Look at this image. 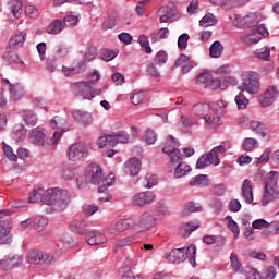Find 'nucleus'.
Wrapping results in <instances>:
<instances>
[{"mask_svg":"<svg viewBox=\"0 0 279 279\" xmlns=\"http://www.w3.org/2000/svg\"><path fill=\"white\" fill-rule=\"evenodd\" d=\"M43 203L52 206V210L62 213L71 204V194H69V191L59 187L48 189L45 191Z\"/></svg>","mask_w":279,"mask_h":279,"instance_id":"obj_1","label":"nucleus"},{"mask_svg":"<svg viewBox=\"0 0 279 279\" xmlns=\"http://www.w3.org/2000/svg\"><path fill=\"white\" fill-rule=\"evenodd\" d=\"M62 138V131H54L52 137L47 135V131L43 126H37L31 130L28 134V141L33 145H39L44 149H51V147L58 145Z\"/></svg>","mask_w":279,"mask_h":279,"instance_id":"obj_2","label":"nucleus"},{"mask_svg":"<svg viewBox=\"0 0 279 279\" xmlns=\"http://www.w3.org/2000/svg\"><path fill=\"white\" fill-rule=\"evenodd\" d=\"M87 177L89 178V184L99 185L98 192L100 193H106L108 187L114 184V173H110L108 177L104 178V169L96 163L88 166Z\"/></svg>","mask_w":279,"mask_h":279,"instance_id":"obj_3","label":"nucleus"},{"mask_svg":"<svg viewBox=\"0 0 279 279\" xmlns=\"http://www.w3.org/2000/svg\"><path fill=\"white\" fill-rule=\"evenodd\" d=\"M278 172L270 171L264 178V196L262 198L263 206H268L270 202L279 199Z\"/></svg>","mask_w":279,"mask_h":279,"instance_id":"obj_4","label":"nucleus"},{"mask_svg":"<svg viewBox=\"0 0 279 279\" xmlns=\"http://www.w3.org/2000/svg\"><path fill=\"white\" fill-rule=\"evenodd\" d=\"M228 149H230V143L228 142H223L221 145L214 147L209 153L198 158L196 161V169H206V167H210V165L219 167V165H221L219 156L226 154Z\"/></svg>","mask_w":279,"mask_h":279,"instance_id":"obj_5","label":"nucleus"},{"mask_svg":"<svg viewBox=\"0 0 279 279\" xmlns=\"http://www.w3.org/2000/svg\"><path fill=\"white\" fill-rule=\"evenodd\" d=\"M240 89L248 95H258L260 93V75L254 71H245L242 74Z\"/></svg>","mask_w":279,"mask_h":279,"instance_id":"obj_6","label":"nucleus"},{"mask_svg":"<svg viewBox=\"0 0 279 279\" xmlns=\"http://www.w3.org/2000/svg\"><path fill=\"white\" fill-rule=\"evenodd\" d=\"M26 257L31 265H40L41 269H47V267L56 263V256L39 250L29 251Z\"/></svg>","mask_w":279,"mask_h":279,"instance_id":"obj_7","label":"nucleus"},{"mask_svg":"<svg viewBox=\"0 0 279 279\" xmlns=\"http://www.w3.org/2000/svg\"><path fill=\"white\" fill-rule=\"evenodd\" d=\"M66 154L71 162H84L89 156L88 146L84 142L74 143L68 148Z\"/></svg>","mask_w":279,"mask_h":279,"instance_id":"obj_8","label":"nucleus"},{"mask_svg":"<svg viewBox=\"0 0 279 279\" xmlns=\"http://www.w3.org/2000/svg\"><path fill=\"white\" fill-rule=\"evenodd\" d=\"M180 147V142L173 136H169L166 140L165 146L162 148L163 154H167L170 158V165H178L182 160V151L178 149Z\"/></svg>","mask_w":279,"mask_h":279,"instance_id":"obj_9","label":"nucleus"},{"mask_svg":"<svg viewBox=\"0 0 279 279\" xmlns=\"http://www.w3.org/2000/svg\"><path fill=\"white\" fill-rule=\"evenodd\" d=\"M269 36V31L265 27V24L258 25L254 28L250 34H243L240 36L241 43L244 45H256V43H260L263 38H267Z\"/></svg>","mask_w":279,"mask_h":279,"instance_id":"obj_10","label":"nucleus"},{"mask_svg":"<svg viewBox=\"0 0 279 279\" xmlns=\"http://www.w3.org/2000/svg\"><path fill=\"white\" fill-rule=\"evenodd\" d=\"M4 88L8 89L11 101H21L25 97V85L19 82L12 83L8 78L2 80Z\"/></svg>","mask_w":279,"mask_h":279,"instance_id":"obj_11","label":"nucleus"},{"mask_svg":"<svg viewBox=\"0 0 279 279\" xmlns=\"http://www.w3.org/2000/svg\"><path fill=\"white\" fill-rule=\"evenodd\" d=\"M74 97H81L82 99H93V83L92 82H76L70 86Z\"/></svg>","mask_w":279,"mask_h":279,"instance_id":"obj_12","label":"nucleus"},{"mask_svg":"<svg viewBox=\"0 0 279 279\" xmlns=\"http://www.w3.org/2000/svg\"><path fill=\"white\" fill-rule=\"evenodd\" d=\"M136 221L134 219H124L120 220L113 225H110L107 227V234L113 239V236H117L118 234H121V232H125V230H130V228H135Z\"/></svg>","mask_w":279,"mask_h":279,"instance_id":"obj_13","label":"nucleus"},{"mask_svg":"<svg viewBox=\"0 0 279 279\" xmlns=\"http://www.w3.org/2000/svg\"><path fill=\"white\" fill-rule=\"evenodd\" d=\"M279 97V89L276 85L269 86L263 94L258 96L262 108H269Z\"/></svg>","mask_w":279,"mask_h":279,"instance_id":"obj_14","label":"nucleus"},{"mask_svg":"<svg viewBox=\"0 0 279 279\" xmlns=\"http://www.w3.org/2000/svg\"><path fill=\"white\" fill-rule=\"evenodd\" d=\"M154 202H156V194L153 191L137 193L132 197L133 206H137L138 208L149 206L154 204Z\"/></svg>","mask_w":279,"mask_h":279,"instance_id":"obj_15","label":"nucleus"},{"mask_svg":"<svg viewBox=\"0 0 279 279\" xmlns=\"http://www.w3.org/2000/svg\"><path fill=\"white\" fill-rule=\"evenodd\" d=\"M222 111L217 106L210 108L209 112L205 116V125L208 128H218L221 125Z\"/></svg>","mask_w":279,"mask_h":279,"instance_id":"obj_16","label":"nucleus"},{"mask_svg":"<svg viewBox=\"0 0 279 279\" xmlns=\"http://www.w3.org/2000/svg\"><path fill=\"white\" fill-rule=\"evenodd\" d=\"M156 226V217L150 213H144L141 215L138 222H135V230H140V232H145L150 230Z\"/></svg>","mask_w":279,"mask_h":279,"instance_id":"obj_17","label":"nucleus"},{"mask_svg":"<svg viewBox=\"0 0 279 279\" xmlns=\"http://www.w3.org/2000/svg\"><path fill=\"white\" fill-rule=\"evenodd\" d=\"M166 258L173 265H180L189 258V248H174L166 256Z\"/></svg>","mask_w":279,"mask_h":279,"instance_id":"obj_18","label":"nucleus"},{"mask_svg":"<svg viewBox=\"0 0 279 279\" xmlns=\"http://www.w3.org/2000/svg\"><path fill=\"white\" fill-rule=\"evenodd\" d=\"M92 226L93 222L87 221L84 218H76L70 222V230L74 234H86Z\"/></svg>","mask_w":279,"mask_h":279,"instance_id":"obj_19","label":"nucleus"},{"mask_svg":"<svg viewBox=\"0 0 279 279\" xmlns=\"http://www.w3.org/2000/svg\"><path fill=\"white\" fill-rule=\"evenodd\" d=\"M10 230H12V220L7 218L0 221V245L10 244L12 241V234H10Z\"/></svg>","mask_w":279,"mask_h":279,"instance_id":"obj_20","label":"nucleus"},{"mask_svg":"<svg viewBox=\"0 0 279 279\" xmlns=\"http://www.w3.org/2000/svg\"><path fill=\"white\" fill-rule=\"evenodd\" d=\"M72 118L74 119V121H76V123H80L81 125H85L87 128L95 121V118H93V113L80 109H75L72 111Z\"/></svg>","mask_w":279,"mask_h":279,"instance_id":"obj_21","label":"nucleus"},{"mask_svg":"<svg viewBox=\"0 0 279 279\" xmlns=\"http://www.w3.org/2000/svg\"><path fill=\"white\" fill-rule=\"evenodd\" d=\"M0 265L4 271H8V269H16L19 265H23V257L21 255H9L0 262Z\"/></svg>","mask_w":279,"mask_h":279,"instance_id":"obj_22","label":"nucleus"},{"mask_svg":"<svg viewBox=\"0 0 279 279\" xmlns=\"http://www.w3.org/2000/svg\"><path fill=\"white\" fill-rule=\"evenodd\" d=\"M157 14L160 23H171L174 16L178 14V9H175V7H161L157 11Z\"/></svg>","mask_w":279,"mask_h":279,"instance_id":"obj_23","label":"nucleus"},{"mask_svg":"<svg viewBox=\"0 0 279 279\" xmlns=\"http://www.w3.org/2000/svg\"><path fill=\"white\" fill-rule=\"evenodd\" d=\"M85 239L88 245H104V243H107L108 241V238H106V234L97 230H92L87 232Z\"/></svg>","mask_w":279,"mask_h":279,"instance_id":"obj_24","label":"nucleus"},{"mask_svg":"<svg viewBox=\"0 0 279 279\" xmlns=\"http://www.w3.org/2000/svg\"><path fill=\"white\" fill-rule=\"evenodd\" d=\"M241 197H243L246 204H252V202H254V189L252 187V181H250V179L243 181Z\"/></svg>","mask_w":279,"mask_h":279,"instance_id":"obj_25","label":"nucleus"},{"mask_svg":"<svg viewBox=\"0 0 279 279\" xmlns=\"http://www.w3.org/2000/svg\"><path fill=\"white\" fill-rule=\"evenodd\" d=\"M26 38L27 34L25 32L13 35L9 40V49H11V51H16V49H21V47L25 45Z\"/></svg>","mask_w":279,"mask_h":279,"instance_id":"obj_26","label":"nucleus"},{"mask_svg":"<svg viewBox=\"0 0 279 279\" xmlns=\"http://www.w3.org/2000/svg\"><path fill=\"white\" fill-rule=\"evenodd\" d=\"M199 227H201L199 221H197V220L190 221L180 227L179 236L186 239V238L191 236L192 232H195V230H198Z\"/></svg>","mask_w":279,"mask_h":279,"instance_id":"obj_27","label":"nucleus"},{"mask_svg":"<svg viewBox=\"0 0 279 279\" xmlns=\"http://www.w3.org/2000/svg\"><path fill=\"white\" fill-rule=\"evenodd\" d=\"M141 159L138 158H131L126 163H125V173L129 175L136 177L138 173H141Z\"/></svg>","mask_w":279,"mask_h":279,"instance_id":"obj_28","label":"nucleus"},{"mask_svg":"<svg viewBox=\"0 0 279 279\" xmlns=\"http://www.w3.org/2000/svg\"><path fill=\"white\" fill-rule=\"evenodd\" d=\"M213 106L208 102H198L194 105L193 112L197 117H203V119H206V116L210 112V109Z\"/></svg>","mask_w":279,"mask_h":279,"instance_id":"obj_29","label":"nucleus"},{"mask_svg":"<svg viewBox=\"0 0 279 279\" xmlns=\"http://www.w3.org/2000/svg\"><path fill=\"white\" fill-rule=\"evenodd\" d=\"M191 171H192L191 166L186 165V162H182V160H181V161L177 162V167L174 169L173 175H174V178L180 179V178H184L187 174H190Z\"/></svg>","mask_w":279,"mask_h":279,"instance_id":"obj_30","label":"nucleus"},{"mask_svg":"<svg viewBox=\"0 0 279 279\" xmlns=\"http://www.w3.org/2000/svg\"><path fill=\"white\" fill-rule=\"evenodd\" d=\"M252 227L255 230H263V228H275L276 231L279 232L278 222L276 221L269 223L265 219H257L253 221Z\"/></svg>","mask_w":279,"mask_h":279,"instance_id":"obj_31","label":"nucleus"},{"mask_svg":"<svg viewBox=\"0 0 279 279\" xmlns=\"http://www.w3.org/2000/svg\"><path fill=\"white\" fill-rule=\"evenodd\" d=\"M62 29H64V22L62 20H54L47 26L46 32L47 34L57 35L60 34Z\"/></svg>","mask_w":279,"mask_h":279,"instance_id":"obj_32","label":"nucleus"},{"mask_svg":"<svg viewBox=\"0 0 279 279\" xmlns=\"http://www.w3.org/2000/svg\"><path fill=\"white\" fill-rule=\"evenodd\" d=\"M117 25V13L113 11H109L107 13V17L102 22V29L106 32L108 29H112Z\"/></svg>","mask_w":279,"mask_h":279,"instance_id":"obj_33","label":"nucleus"},{"mask_svg":"<svg viewBox=\"0 0 279 279\" xmlns=\"http://www.w3.org/2000/svg\"><path fill=\"white\" fill-rule=\"evenodd\" d=\"M208 177L205 174H198L196 177H193L189 183L190 186H199L201 189H204V186H208Z\"/></svg>","mask_w":279,"mask_h":279,"instance_id":"obj_34","label":"nucleus"},{"mask_svg":"<svg viewBox=\"0 0 279 279\" xmlns=\"http://www.w3.org/2000/svg\"><path fill=\"white\" fill-rule=\"evenodd\" d=\"M111 136L113 141V146L118 145V143H123V144L130 143V134H128V132L125 131H118L111 134Z\"/></svg>","mask_w":279,"mask_h":279,"instance_id":"obj_35","label":"nucleus"},{"mask_svg":"<svg viewBox=\"0 0 279 279\" xmlns=\"http://www.w3.org/2000/svg\"><path fill=\"white\" fill-rule=\"evenodd\" d=\"M169 28H159L151 33L150 38L154 43H158V40H165V38H169Z\"/></svg>","mask_w":279,"mask_h":279,"instance_id":"obj_36","label":"nucleus"},{"mask_svg":"<svg viewBox=\"0 0 279 279\" xmlns=\"http://www.w3.org/2000/svg\"><path fill=\"white\" fill-rule=\"evenodd\" d=\"M49 223V219L45 216H38L35 219H33V226L37 232H43L47 228Z\"/></svg>","mask_w":279,"mask_h":279,"instance_id":"obj_37","label":"nucleus"},{"mask_svg":"<svg viewBox=\"0 0 279 279\" xmlns=\"http://www.w3.org/2000/svg\"><path fill=\"white\" fill-rule=\"evenodd\" d=\"M222 53L223 45H221V41H214L209 48L210 58H221Z\"/></svg>","mask_w":279,"mask_h":279,"instance_id":"obj_38","label":"nucleus"},{"mask_svg":"<svg viewBox=\"0 0 279 279\" xmlns=\"http://www.w3.org/2000/svg\"><path fill=\"white\" fill-rule=\"evenodd\" d=\"M23 119L26 123V125L34 126L36 123H38V116L32 110H24L23 111Z\"/></svg>","mask_w":279,"mask_h":279,"instance_id":"obj_39","label":"nucleus"},{"mask_svg":"<svg viewBox=\"0 0 279 279\" xmlns=\"http://www.w3.org/2000/svg\"><path fill=\"white\" fill-rule=\"evenodd\" d=\"M43 197H45V190L43 189L33 190L28 194V202L29 204H37V202H43Z\"/></svg>","mask_w":279,"mask_h":279,"instance_id":"obj_40","label":"nucleus"},{"mask_svg":"<svg viewBox=\"0 0 279 279\" xmlns=\"http://www.w3.org/2000/svg\"><path fill=\"white\" fill-rule=\"evenodd\" d=\"M204 88H208L209 90H217V88L226 90L227 85L221 83V80L211 77L210 81L204 85Z\"/></svg>","mask_w":279,"mask_h":279,"instance_id":"obj_41","label":"nucleus"},{"mask_svg":"<svg viewBox=\"0 0 279 279\" xmlns=\"http://www.w3.org/2000/svg\"><path fill=\"white\" fill-rule=\"evenodd\" d=\"M250 126L253 132H257V134H260L264 138L267 136V133H265L267 125H265V123L253 120L251 121Z\"/></svg>","mask_w":279,"mask_h":279,"instance_id":"obj_42","label":"nucleus"},{"mask_svg":"<svg viewBox=\"0 0 279 279\" xmlns=\"http://www.w3.org/2000/svg\"><path fill=\"white\" fill-rule=\"evenodd\" d=\"M64 125H66V120H64L63 118H60V116H56L50 120V126L53 130L58 129L57 132H62V134H64V130H62Z\"/></svg>","mask_w":279,"mask_h":279,"instance_id":"obj_43","label":"nucleus"},{"mask_svg":"<svg viewBox=\"0 0 279 279\" xmlns=\"http://www.w3.org/2000/svg\"><path fill=\"white\" fill-rule=\"evenodd\" d=\"M234 101H235L239 110H245V108H247V106H250V99H247V96L243 93H239L235 96Z\"/></svg>","mask_w":279,"mask_h":279,"instance_id":"obj_44","label":"nucleus"},{"mask_svg":"<svg viewBox=\"0 0 279 279\" xmlns=\"http://www.w3.org/2000/svg\"><path fill=\"white\" fill-rule=\"evenodd\" d=\"M142 184L144 189H154L156 184H158V175L156 174H146V177L143 179Z\"/></svg>","mask_w":279,"mask_h":279,"instance_id":"obj_45","label":"nucleus"},{"mask_svg":"<svg viewBox=\"0 0 279 279\" xmlns=\"http://www.w3.org/2000/svg\"><path fill=\"white\" fill-rule=\"evenodd\" d=\"M95 58H97V47L93 44H88L84 53V60L85 62H92Z\"/></svg>","mask_w":279,"mask_h":279,"instance_id":"obj_46","label":"nucleus"},{"mask_svg":"<svg viewBox=\"0 0 279 279\" xmlns=\"http://www.w3.org/2000/svg\"><path fill=\"white\" fill-rule=\"evenodd\" d=\"M97 145H98V147H100V149H104V147H108V145L114 147L112 135L100 136L97 140Z\"/></svg>","mask_w":279,"mask_h":279,"instance_id":"obj_47","label":"nucleus"},{"mask_svg":"<svg viewBox=\"0 0 279 279\" xmlns=\"http://www.w3.org/2000/svg\"><path fill=\"white\" fill-rule=\"evenodd\" d=\"M10 10L15 19H20L21 14H23V2L14 1L10 4Z\"/></svg>","mask_w":279,"mask_h":279,"instance_id":"obj_48","label":"nucleus"},{"mask_svg":"<svg viewBox=\"0 0 279 279\" xmlns=\"http://www.w3.org/2000/svg\"><path fill=\"white\" fill-rule=\"evenodd\" d=\"M243 24L245 27H254L255 25H258V15H256V13H250L243 17Z\"/></svg>","mask_w":279,"mask_h":279,"instance_id":"obj_49","label":"nucleus"},{"mask_svg":"<svg viewBox=\"0 0 279 279\" xmlns=\"http://www.w3.org/2000/svg\"><path fill=\"white\" fill-rule=\"evenodd\" d=\"M217 24V19H215V15L211 13L206 14L201 21L199 25L201 27H210L213 25Z\"/></svg>","mask_w":279,"mask_h":279,"instance_id":"obj_50","label":"nucleus"},{"mask_svg":"<svg viewBox=\"0 0 279 279\" xmlns=\"http://www.w3.org/2000/svg\"><path fill=\"white\" fill-rule=\"evenodd\" d=\"M228 228L233 232L234 239H239V234H241V230L239 229V223L232 219V216H228Z\"/></svg>","mask_w":279,"mask_h":279,"instance_id":"obj_51","label":"nucleus"},{"mask_svg":"<svg viewBox=\"0 0 279 279\" xmlns=\"http://www.w3.org/2000/svg\"><path fill=\"white\" fill-rule=\"evenodd\" d=\"M80 23V17L77 15L68 14L63 19L64 27H75Z\"/></svg>","mask_w":279,"mask_h":279,"instance_id":"obj_52","label":"nucleus"},{"mask_svg":"<svg viewBox=\"0 0 279 279\" xmlns=\"http://www.w3.org/2000/svg\"><path fill=\"white\" fill-rule=\"evenodd\" d=\"M230 262L233 267V271L236 274H243V265H241V262H239V256L236 254H231Z\"/></svg>","mask_w":279,"mask_h":279,"instance_id":"obj_53","label":"nucleus"},{"mask_svg":"<svg viewBox=\"0 0 279 279\" xmlns=\"http://www.w3.org/2000/svg\"><path fill=\"white\" fill-rule=\"evenodd\" d=\"M140 47L145 50L146 53H151V46H149V37L147 35L142 34L138 37Z\"/></svg>","mask_w":279,"mask_h":279,"instance_id":"obj_54","label":"nucleus"},{"mask_svg":"<svg viewBox=\"0 0 279 279\" xmlns=\"http://www.w3.org/2000/svg\"><path fill=\"white\" fill-rule=\"evenodd\" d=\"M4 59L9 64H23V60L19 58V54L14 51H9L5 56Z\"/></svg>","mask_w":279,"mask_h":279,"instance_id":"obj_55","label":"nucleus"},{"mask_svg":"<svg viewBox=\"0 0 279 279\" xmlns=\"http://www.w3.org/2000/svg\"><path fill=\"white\" fill-rule=\"evenodd\" d=\"M133 243H136V238L134 235H129L118 240L116 245L118 247H128V245H133Z\"/></svg>","mask_w":279,"mask_h":279,"instance_id":"obj_56","label":"nucleus"},{"mask_svg":"<svg viewBox=\"0 0 279 279\" xmlns=\"http://www.w3.org/2000/svg\"><path fill=\"white\" fill-rule=\"evenodd\" d=\"M2 145H3L4 156H7V158L12 162H16L19 157L16 156V154H14V150L12 149V147L5 144L4 142L2 143Z\"/></svg>","mask_w":279,"mask_h":279,"instance_id":"obj_57","label":"nucleus"},{"mask_svg":"<svg viewBox=\"0 0 279 279\" xmlns=\"http://www.w3.org/2000/svg\"><path fill=\"white\" fill-rule=\"evenodd\" d=\"M145 141L148 145H154L158 141V134L151 129H147L145 132Z\"/></svg>","mask_w":279,"mask_h":279,"instance_id":"obj_58","label":"nucleus"},{"mask_svg":"<svg viewBox=\"0 0 279 279\" xmlns=\"http://www.w3.org/2000/svg\"><path fill=\"white\" fill-rule=\"evenodd\" d=\"M25 14L29 19H38L40 16V11L36 7L28 4L25 7Z\"/></svg>","mask_w":279,"mask_h":279,"instance_id":"obj_59","label":"nucleus"},{"mask_svg":"<svg viewBox=\"0 0 279 279\" xmlns=\"http://www.w3.org/2000/svg\"><path fill=\"white\" fill-rule=\"evenodd\" d=\"M195 254H197V247L194 244H191L187 247V258L193 267L197 265V262L195 260Z\"/></svg>","mask_w":279,"mask_h":279,"instance_id":"obj_60","label":"nucleus"},{"mask_svg":"<svg viewBox=\"0 0 279 279\" xmlns=\"http://www.w3.org/2000/svg\"><path fill=\"white\" fill-rule=\"evenodd\" d=\"M258 143V140L256 138H245L243 142V149L244 151H254V146Z\"/></svg>","mask_w":279,"mask_h":279,"instance_id":"obj_61","label":"nucleus"},{"mask_svg":"<svg viewBox=\"0 0 279 279\" xmlns=\"http://www.w3.org/2000/svg\"><path fill=\"white\" fill-rule=\"evenodd\" d=\"M213 77V75H210L209 72H203L201 73L197 77H196V83L203 84V86H206V84H208V82H210V78Z\"/></svg>","mask_w":279,"mask_h":279,"instance_id":"obj_62","label":"nucleus"},{"mask_svg":"<svg viewBox=\"0 0 279 279\" xmlns=\"http://www.w3.org/2000/svg\"><path fill=\"white\" fill-rule=\"evenodd\" d=\"M146 73L147 75H150V77H160V72H158V69H156V65L151 62H148L146 65Z\"/></svg>","mask_w":279,"mask_h":279,"instance_id":"obj_63","label":"nucleus"},{"mask_svg":"<svg viewBox=\"0 0 279 279\" xmlns=\"http://www.w3.org/2000/svg\"><path fill=\"white\" fill-rule=\"evenodd\" d=\"M246 278L247 279H263L260 272L256 268H248L246 270Z\"/></svg>","mask_w":279,"mask_h":279,"instance_id":"obj_64","label":"nucleus"}]
</instances>
